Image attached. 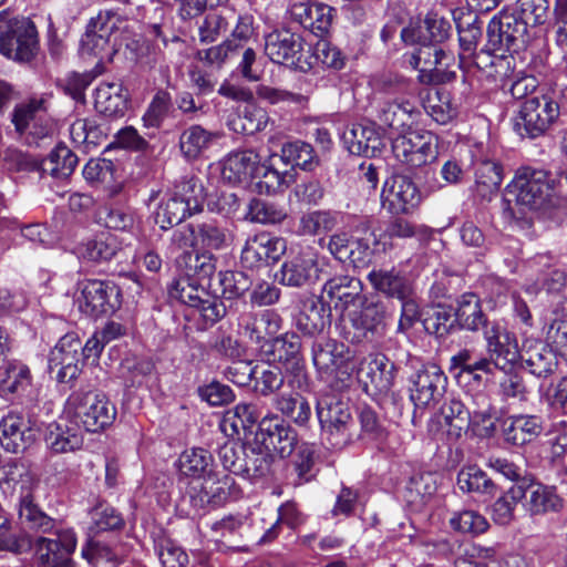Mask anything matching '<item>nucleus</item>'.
<instances>
[{
	"label": "nucleus",
	"mask_w": 567,
	"mask_h": 567,
	"mask_svg": "<svg viewBox=\"0 0 567 567\" xmlns=\"http://www.w3.org/2000/svg\"><path fill=\"white\" fill-rule=\"evenodd\" d=\"M123 43L127 48L137 44L127 19L115 9H105L87 23L81 39V51L83 55L102 59L104 53Z\"/></svg>",
	"instance_id": "obj_1"
},
{
	"label": "nucleus",
	"mask_w": 567,
	"mask_h": 567,
	"mask_svg": "<svg viewBox=\"0 0 567 567\" xmlns=\"http://www.w3.org/2000/svg\"><path fill=\"white\" fill-rule=\"evenodd\" d=\"M567 97V86L550 94L542 93L523 102L514 118V130L522 137L536 138L544 135L560 114L558 100Z\"/></svg>",
	"instance_id": "obj_2"
},
{
	"label": "nucleus",
	"mask_w": 567,
	"mask_h": 567,
	"mask_svg": "<svg viewBox=\"0 0 567 567\" xmlns=\"http://www.w3.org/2000/svg\"><path fill=\"white\" fill-rule=\"evenodd\" d=\"M317 416L322 434L334 449H343L354 440V419L348 401L324 393L317 401Z\"/></svg>",
	"instance_id": "obj_3"
},
{
	"label": "nucleus",
	"mask_w": 567,
	"mask_h": 567,
	"mask_svg": "<svg viewBox=\"0 0 567 567\" xmlns=\"http://www.w3.org/2000/svg\"><path fill=\"white\" fill-rule=\"evenodd\" d=\"M68 409L76 424L97 433L113 424L116 408L103 393L78 390L68 399Z\"/></svg>",
	"instance_id": "obj_4"
},
{
	"label": "nucleus",
	"mask_w": 567,
	"mask_h": 567,
	"mask_svg": "<svg viewBox=\"0 0 567 567\" xmlns=\"http://www.w3.org/2000/svg\"><path fill=\"white\" fill-rule=\"evenodd\" d=\"M550 173L542 168L523 167L517 171L512 189L517 205L532 210H547L555 206Z\"/></svg>",
	"instance_id": "obj_5"
},
{
	"label": "nucleus",
	"mask_w": 567,
	"mask_h": 567,
	"mask_svg": "<svg viewBox=\"0 0 567 567\" xmlns=\"http://www.w3.org/2000/svg\"><path fill=\"white\" fill-rule=\"evenodd\" d=\"M39 52L35 24L28 18H14L0 33V53L20 63L31 62Z\"/></svg>",
	"instance_id": "obj_6"
},
{
	"label": "nucleus",
	"mask_w": 567,
	"mask_h": 567,
	"mask_svg": "<svg viewBox=\"0 0 567 567\" xmlns=\"http://www.w3.org/2000/svg\"><path fill=\"white\" fill-rule=\"evenodd\" d=\"M169 296L197 309L207 324H215L226 315L224 302L210 295L195 278L185 276L175 280L169 288Z\"/></svg>",
	"instance_id": "obj_7"
},
{
	"label": "nucleus",
	"mask_w": 567,
	"mask_h": 567,
	"mask_svg": "<svg viewBox=\"0 0 567 567\" xmlns=\"http://www.w3.org/2000/svg\"><path fill=\"white\" fill-rule=\"evenodd\" d=\"M395 158L410 168L433 163L439 155V137L431 132L410 131L392 142Z\"/></svg>",
	"instance_id": "obj_8"
},
{
	"label": "nucleus",
	"mask_w": 567,
	"mask_h": 567,
	"mask_svg": "<svg viewBox=\"0 0 567 567\" xmlns=\"http://www.w3.org/2000/svg\"><path fill=\"white\" fill-rule=\"evenodd\" d=\"M483 337L487 352V355L483 359L489 363L488 374H493L495 369L503 372L512 371L520 358L515 334L507 331L497 321H492V326L485 328Z\"/></svg>",
	"instance_id": "obj_9"
},
{
	"label": "nucleus",
	"mask_w": 567,
	"mask_h": 567,
	"mask_svg": "<svg viewBox=\"0 0 567 567\" xmlns=\"http://www.w3.org/2000/svg\"><path fill=\"white\" fill-rule=\"evenodd\" d=\"M82 342L75 332L65 333L51 349L48 369L55 372L60 383L74 381L81 373L84 361L81 355Z\"/></svg>",
	"instance_id": "obj_10"
},
{
	"label": "nucleus",
	"mask_w": 567,
	"mask_h": 567,
	"mask_svg": "<svg viewBox=\"0 0 567 567\" xmlns=\"http://www.w3.org/2000/svg\"><path fill=\"white\" fill-rule=\"evenodd\" d=\"M286 250L284 238L260 231L247 238L241 249L240 264L247 269H260L276 264Z\"/></svg>",
	"instance_id": "obj_11"
},
{
	"label": "nucleus",
	"mask_w": 567,
	"mask_h": 567,
	"mask_svg": "<svg viewBox=\"0 0 567 567\" xmlns=\"http://www.w3.org/2000/svg\"><path fill=\"white\" fill-rule=\"evenodd\" d=\"M527 29L513 12L501 11L487 25L491 51H517L525 44Z\"/></svg>",
	"instance_id": "obj_12"
},
{
	"label": "nucleus",
	"mask_w": 567,
	"mask_h": 567,
	"mask_svg": "<svg viewBox=\"0 0 567 567\" xmlns=\"http://www.w3.org/2000/svg\"><path fill=\"white\" fill-rule=\"evenodd\" d=\"M410 399L415 408L424 409L439 402L443 396L447 378L435 364L422 365L410 377Z\"/></svg>",
	"instance_id": "obj_13"
},
{
	"label": "nucleus",
	"mask_w": 567,
	"mask_h": 567,
	"mask_svg": "<svg viewBox=\"0 0 567 567\" xmlns=\"http://www.w3.org/2000/svg\"><path fill=\"white\" fill-rule=\"evenodd\" d=\"M361 309L349 315V321L353 329L352 340L373 341L385 332L386 308L381 300L368 299L360 302Z\"/></svg>",
	"instance_id": "obj_14"
},
{
	"label": "nucleus",
	"mask_w": 567,
	"mask_h": 567,
	"mask_svg": "<svg viewBox=\"0 0 567 567\" xmlns=\"http://www.w3.org/2000/svg\"><path fill=\"white\" fill-rule=\"evenodd\" d=\"M38 430L29 417L9 412L0 421V445L9 453H23L37 440Z\"/></svg>",
	"instance_id": "obj_15"
},
{
	"label": "nucleus",
	"mask_w": 567,
	"mask_h": 567,
	"mask_svg": "<svg viewBox=\"0 0 567 567\" xmlns=\"http://www.w3.org/2000/svg\"><path fill=\"white\" fill-rule=\"evenodd\" d=\"M255 439L271 454L277 453L281 457L290 456L299 445L296 430L278 416L262 417Z\"/></svg>",
	"instance_id": "obj_16"
},
{
	"label": "nucleus",
	"mask_w": 567,
	"mask_h": 567,
	"mask_svg": "<svg viewBox=\"0 0 567 567\" xmlns=\"http://www.w3.org/2000/svg\"><path fill=\"white\" fill-rule=\"evenodd\" d=\"M377 245V239H372ZM329 251L340 262L348 264L355 269L368 268L374 257V249L368 238L352 239L346 233L334 234L328 244Z\"/></svg>",
	"instance_id": "obj_17"
},
{
	"label": "nucleus",
	"mask_w": 567,
	"mask_h": 567,
	"mask_svg": "<svg viewBox=\"0 0 567 567\" xmlns=\"http://www.w3.org/2000/svg\"><path fill=\"white\" fill-rule=\"evenodd\" d=\"M302 37L288 29L275 30L265 38V53L274 63L302 69Z\"/></svg>",
	"instance_id": "obj_18"
},
{
	"label": "nucleus",
	"mask_w": 567,
	"mask_h": 567,
	"mask_svg": "<svg viewBox=\"0 0 567 567\" xmlns=\"http://www.w3.org/2000/svg\"><path fill=\"white\" fill-rule=\"evenodd\" d=\"M282 327V318L275 310L245 311L238 317L239 331L261 350Z\"/></svg>",
	"instance_id": "obj_19"
},
{
	"label": "nucleus",
	"mask_w": 567,
	"mask_h": 567,
	"mask_svg": "<svg viewBox=\"0 0 567 567\" xmlns=\"http://www.w3.org/2000/svg\"><path fill=\"white\" fill-rule=\"evenodd\" d=\"M120 290L110 281L86 280L82 284L81 310L91 317L112 313L120 307Z\"/></svg>",
	"instance_id": "obj_20"
},
{
	"label": "nucleus",
	"mask_w": 567,
	"mask_h": 567,
	"mask_svg": "<svg viewBox=\"0 0 567 567\" xmlns=\"http://www.w3.org/2000/svg\"><path fill=\"white\" fill-rule=\"evenodd\" d=\"M50 536H40L34 542V550L41 567L66 561L76 547V537L72 529L56 526Z\"/></svg>",
	"instance_id": "obj_21"
},
{
	"label": "nucleus",
	"mask_w": 567,
	"mask_h": 567,
	"mask_svg": "<svg viewBox=\"0 0 567 567\" xmlns=\"http://www.w3.org/2000/svg\"><path fill=\"white\" fill-rule=\"evenodd\" d=\"M12 123L19 134L27 131L37 138L49 136L52 125L47 118L45 100L31 97L14 106Z\"/></svg>",
	"instance_id": "obj_22"
},
{
	"label": "nucleus",
	"mask_w": 567,
	"mask_h": 567,
	"mask_svg": "<svg viewBox=\"0 0 567 567\" xmlns=\"http://www.w3.org/2000/svg\"><path fill=\"white\" fill-rule=\"evenodd\" d=\"M383 206L392 214H409L421 203L417 186L406 176L395 175L385 182L382 192Z\"/></svg>",
	"instance_id": "obj_23"
},
{
	"label": "nucleus",
	"mask_w": 567,
	"mask_h": 567,
	"mask_svg": "<svg viewBox=\"0 0 567 567\" xmlns=\"http://www.w3.org/2000/svg\"><path fill=\"white\" fill-rule=\"evenodd\" d=\"M235 486V480L229 474L216 476L212 480H204L198 486H192L188 491L190 506L199 512L207 507H217L226 502Z\"/></svg>",
	"instance_id": "obj_24"
},
{
	"label": "nucleus",
	"mask_w": 567,
	"mask_h": 567,
	"mask_svg": "<svg viewBox=\"0 0 567 567\" xmlns=\"http://www.w3.org/2000/svg\"><path fill=\"white\" fill-rule=\"evenodd\" d=\"M360 279L340 275L329 279L322 288V296L328 306L343 312L350 306L360 303L365 297Z\"/></svg>",
	"instance_id": "obj_25"
},
{
	"label": "nucleus",
	"mask_w": 567,
	"mask_h": 567,
	"mask_svg": "<svg viewBox=\"0 0 567 567\" xmlns=\"http://www.w3.org/2000/svg\"><path fill=\"white\" fill-rule=\"evenodd\" d=\"M319 274L318 260L310 254H299L287 259L275 278L282 286L301 288L316 282Z\"/></svg>",
	"instance_id": "obj_26"
},
{
	"label": "nucleus",
	"mask_w": 567,
	"mask_h": 567,
	"mask_svg": "<svg viewBox=\"0 0 567 567\" xmlns=\"http://www.w3.org/2000/svg\"><path fill=\"white\" fill-rule=\"evenodd\" d=\"M519 360L530 374L543 379L553 375L559 365L557 353L540 340L525 341Z\"/></svg>",
	"instance_id": "obj_27"
},
{
	"label": "nucleus",
	"mask_w": 567,
	"mask_h": 567,
	"mask_svg": "<svg viewBox=\"0 0 567 567\" xmlns=\"http://www.w3.org/2000/svg\"><path fill=\"white\" fill-rule=\"evenodd\" d=\"M396 365L385 354L378 353L361 368V381L365 391L385 394L391 391L396 377Z\"/></svg>",
	"instance_id": "obj_28"
},
{
	"label": "nucleus",
	"mask_w": 567,
	"mask_h": 567,
	"mask_svg": "<svg viewBox=\"0 0 567 567\" xmlns=\"http://www.w3.org/2000/svg\"><path fill=\"white\" fill-rule=\"evenodd\" d=\"M262 352L272 361L282 363L291 373L298 374L303 368L301 340L296 333L275 336L266 343Z\"/></svg>",
	"instance_id": "obj_29"
},
{
	"label": "nucleus",
	"mask_w": 567,
	"mask_h": 567,
	"mask_svg": "<svg viewBox=\"0 0 567 567\" xmlns=\"http://www.w3.org/2000/svg\"><path fill=\"white\" fill-rule=\"evenodd\" d=\"M18 518L20 525L34 533H52L59 526L54 518L47 515L34 501L33 488L22 486L18 497Z\"/></svg>",
	"instance_id": "obj_30"
},
{
	"label": "nucleus",
	"mask_w": 567,
	"mask_h": 567,
	"mask_svg": "<svg viewBox=\"0 0 567 567\" xmlns=\"http://www.w3.org/2000/svg\"><path fill=\"white\" fill-rule=\"evenodd\" d=\"M331 326V307L324 301V297H311L303 301L296 327L303 334L315 337L323 333Z\"/></svg>",
	"instance_id": "obj_31"
},
{
	"label": "nucleus",
	"mask_w": 567,
	"mask_h": 567,
	"mask_svg": "<svg viewBox=\"0 0 567 567\" xmlns=\"http://www.w3.org/2000/svg\"><path fill=\"white\" fill-rule=\"evenodd\" d=\"M507 443L522 446L533 442L544 431V420L539 415L518 414L506 417L502 423Z\"/></svg>",
	"instance_id": "obj_32"
},
{
	"label": "nucleus",
	"mask_w": 567,
	"mask_h": 567,
	"mask_svg": "<svg viewBox=\"0 0 567 567\" xmlns=\"http://www.w3.org/2000/svg\"><path fill=\"white\" fill-rule=\"evenodd\" d=\"M342 141L347 150L364 157L379 155L384 146L383 138L374 127L363 124H352L342 134Z\"/></svg>",
	"instance_id": "obj_33"
},
{
	"label": "nucleus",
	"mask_w": 567,
	"mask_h": 567,
	"mask_svg": "<svg viewBox=\"0 0 567 567\" xmlns=\"http://www.w3.org/2000/svg\"><path fill=\"white\" fill-rule=\"evenodd\" d=\"M451 30L452 25L447 20L434 14L427 16L422 24L403 28L401 38L404 43L411 45L425 42L442 45Z\"/></svg>",
	"instance_id": "obj_34"
},
{
	"label": "nucleus",
	"mask_w": 567,
	"mask_h": 567,
	"mask_svg": "<svg viewBox=\"0 0 567 567\" xmlns=\"http://www.w3.org/2000/svg\"><path fill=\"white\" fill-rule=\"evenodd\" d=\"M202 210L200 202L196 197L175 193L157 208L155 220L162 229H168L181 224L187 216Z\"/></svg>",
	"instance_id": "obj_35"
},
{
	"label": "nucleus",
	"mask_w": 567,
	"mask_h": 567,
	"mask_svg": "<svg viewBox=\"0 0 567 567\" xmlns=\"http://www.w3.org/2000/svg\"><path fill=\"white\" fill-rule=\"evenodd\" d=\"M291 12L305 29L323 37L331 28L336 10L326 3L315 2L293 4Z\"/></svg>",
	"instance_id": "obj_36"
},
{
	"label": "nucleus",
	"mask_w": 567,
	"mask_h": 567,
	"mask_svg": "<svg viewBox=\"0 0 567 567\" xmlns=\"http://www.w3.org/2000/svg\"><path fill=\"white\" fill-rule=\"evenodd\" d=\"M518 485L524 491V506L530 515L556 512L561 507V499L555 487L528 481H523Z\"/></svg>",
	"instance_id": "obj_37"
},
{
	"label": "nucleus",
	"mask_w": 567,
	"mask_h": 567,
	"mask_svg": "<svg viewBox=\"0 0 567 567\" xmlns=\"http://www.w3.org/2000/svg\"><path fill=\"white\" fill-rule=\"evenodd\" d=\"M95 109L109 117H122L128 107V94L120 82H103L95 90Z\"/></svg>",
	"instance_id": "obj_38"
},
{
	"label": "nucleus",
	"mask_w": 567,
	"mask_h": 567,
	"mask_svg": "<svg viewBox=\"0 0 567 567\" xmlns=\"http://www.w3.org/2000/svg\"><path fill=\"white\" fill-rule=\"evenodd\" d=\"M260 163V156L252 150L234 152L223 164V178L231 184L247 182L255 177Z\"/></svg>",
	"instance_id": "obj_39"
},
{
	"label": "nucleus",
	"mask_w": 567,
	"mask_h": 567,
	"mask_svg": "<svg viewBox=\"0 0 567 567\" xmlns=\"http://www.w3.org/2000/svg\"><path fill=\"white\" fill-rule=\"evenodd\" d=\"M368 279L372 287L389 298L404 299L413 290L410 279L395 268L373 269Z\"/></svg>",
	"instance_id": "obj_40"
},
{
	"label": "nucleus",
	"mask_w": 567,
	"mask_h": 567,
	"mask_svg": "<svg viewBox=\"0 0 567 567\" xmlns=\"http://www.w3.org/2000/svg\"><path fill=\"white\" fill-rule=\"evenodd\" d=\"M346 346L330 338H319L312 343V362L320 373L332 374L346 361Z\"/></svg>",
	"instance_id": "obj_41"
},
{
	"label": "nucleus",
	"mask_w": 567,
	"mask_h": 567,
	"mask_svg": "<svg viewBox=\"0 0 567 567\" xmlns=\"http://www.w3.org/2000/svg\"><path fill=\"white\" fill-rule=\"evenodd\" d=\"M415 107L409 101L389 100L377 106V121L382 127L404 133L410 126Z\"/></svg>",
	"instance_id": "obj_42"
},
{
	"label": "nucleus",
	"mask_w": 567,
	"mask_h": 567,
	"mask_svg": "<svg viewBox=\"0 0 567 567\" xmlns=\"http://www.w3.org/2000/svg\"><path fill=\"white\" fill-rule=\"evenodd\" d=\"M45 443L53 453L74 452L82 447L83 435L74 424L62 420L48 426Z\"/></svg>",
	"instance_id": "obj_43"
},
{
	"label": "nucleus",
	"mask_w": 567,
	"mask_h": 567,
	"mask_svg": "<svg viewBox=\"0 0 567 567\" xmlns=\"http://www.w3.org/2000/svg\"><path fill=\"white\" fill-rule=\"evenodd\" d=\"M454 316L458 326L468 331L484 332L487 326H492V321L482 310L481 299L472 292L463 293L458 298Z\"/></svg>",
	"instance_id": "obj_44"
},
{
	"label": "nucleus",
	"mask_w": 567,
	"mask_h": 567,
	"mask_svg": "<svg viewBox=\"0 0 567 567\" xmlns=\"http://www.w3.org/2000/svg\"><path fill=\"white\" fill-rule=\"evenodd\" d=\"M214 466L213 454L202 447L185 450L178 458L181 474L193 478H214L216 476Z\"/></svg>",
	"instance_id": "obj_45"
},
{
	"label": "nucleus",
	"mask_w": 567,
	"mask_h": 567,
	"mask_svg": "<svg viewBox=\"0 0 567 567\" xmlns=\"http://www.w3.org/2000/svg\"><path fill=\"white\" fill-rule=\"evenodd\" d=\"M471 417L464 402L457 399L445 401L440 408L437 421L444 422L447 435L453 439H460L471 429Z\"/></svg>",
	"instance_id": "obj_46"
},
{
	"label": "nucleus",
	"mask_w": 567,
	"mask_h": 567,
	"mask_svg": "<svg viewBox=\"0 0 567 567\" xmlns=\"http://www.w3.org/2000/svg\"><path fill=\"white\" fill-rule=\"evenodd\" d=\"M417 49L411 54L410 65L422 73L425 72H440V66L449 68V61L452 56L449 55L442 45L435 43H415Z\"/></svg>",
	"instance_id": "obj_47"
},
{
	"label": "nucleus",
	"mask_w": 567,
	"mask_h": 567,
	"mask_svg": "<svg viewBox=\"0 0 567 567\" xmlns=\"http://www.w3.org/2000/svg\"><path fill=\"white\" fill-rule=\"evenodd\" d=\"M243 458V476L261 478L271 473L274 455L255 439L254 443L246 444Z\"/></svg>",
	"instance_id": "obj_48"
},
{
	"label": "nucleus",
	"mask_w": 567,
	"mask_h": 567,
	"mask_svg": "<svg viewBox=\"0 0 567 567\" xmlns=\"http://www.w3.org/2000/svg\"><path fill=\"white\" fill-rule=\"evenodd\" d=\"M317 458L318 454L313 444L303 442L296 447V454L291 460V476H293L291 484L293 486L303 485L316 477Z\"/></svg>",
	"instance_id": "obj_49"
},
{
	"label": "nucleus",
	"mask_w": 567,
	"mask_h": 567,
	"mask_svg": "<svg viewBox=\"0 0 567 567\" xmlns=\"http://www.w3.org/2000/svg\"><path fill=\"white\" fill-rule=\"evenodd\" d=\"M121 250V240L115 235L104 231L84 243L81 255L87 260L102 262L115 258Z\"/></svg>",
	"instance_id": "obj_50"
},
{
	"label": "nucleus",
	"mask_w": 567,
	"mask_h": 567,
	"mask_svg": "<svg viewBox=\"0 0 567 567\" xmlns=\"http://www.w3.org/2000/svg\"><path fill=\"white\" fill-rule=\"evenodd\" d=\"M503 181L502 166L493 161H481L475 166L474 190L482 199H489L495 195Z\"/></svg>",
	"instance_id": "obj_51"
},
{
	"label": "nucleus",
	"mask_w": 567,
	"mask_h": 567,
	"mask_svg": "<svg viewBox=\"0 0 567 567\" xmlns=\"http://www.w3.org/2000/svg\"><path fill=\"white\" fill-rule=\"evenodd\" d=\"M339 214L333 210L318 209L301 215L297 233L300 236H319L329 233L338 225Z\"/></svg>",
	"instance_id": "obj_52"
},
{
	"label": "nucleus",
	"mask_w": 567,
	"mask_h": 567,
	"mask_svg": "<svg viewBox=\"0 0 567 567\" xmlns=\"http://www.w3.org/2000/svg\"><path fill=\"white\" fill-rule=\"evenodd\" d=\"M217 137L218 134L207 131L200 125H192L181 134L179 147L185 157L195 159L208 150Z\"/></svg>",
	"instance_id": "obj_53"
},
{
	"label": "nucleus",
	"mask_w": 567,
	"mask_h": 567,
	"mask_svg": "<svg viewBox=\"0 0 567 567\" xmlns=\"http://www.w3.org/2000/svg\"><path fill=\"white\" fill-rule=\"evenodd\" d=\"M216 257L208 252L183 251L176 257V264L185 270L187 277H197L198 279H208L216 271Z\"/></svg>",
	"instance_id": "obj_54"
},
{
	"label": "nucleus",
	"mask_w": 567,
	"mask_h": 567,
	"mask_svg": "<svg viewBox=\"0 0 567 567\" xmlns=\"http://www.w3.org/2000/svg\"><path fill=\"white\" fill-rule=\"evenodd\" d=\"M78 165L76 155L66 146L58 145L49 156L42 159V174L54 178H68Z\"/></svg>",
	"instance_id": "obj_55"
},
{
	"label": "nucleus",
	"mask_w": 567,
	"mask_h": 567,
	"mask_svg": "<svg viewBox=\"0 0 567 567\" xmlns=\"http://www.w3.org/2000/svg\"><path fill=\"white\" fill-rule=\"evenodd\" d=\"M70 136L76 146L89 151L101 144L106 134L95 118H78L70 126Z\"/></svg>",
	"instance_id": "obj_56"
},
{
	"label": "nucleus",
	"mask_w": 567,
	"mask_h": 567,
	"mask_svg": "<svg viewBox=\"0 0 567 567\" xmlns=\"http://www.w3.org/2000/svg\"><path fill=\"white\" fill-rule=\"evenodd\" d=\"M254 390L262 396H268L281 389L285 377L281 369L270 363L254 365Z\"/></svg>",
	"instance_id": "obj_57"
},
{
	"label": "nucleus",
	"mask_w": 567,
	"mask_h": 567,
	"mask_svg": "<svg viewBox=\"0 0 567 567\" xmlns=\"http://www.w3.org/2000/svg\"><path fill=\"white\" fill-rule=\"evenodd\" d=\"M275 406L282 415L300 426L307 425L312 414L308 400L299 393L278 396Z\"/></svg>",
	"instance_id": "obj_58"
},
{
	"label": "nucleus",
	"mask_w": 567,
	"mask_h": 567,
	"mask_svg": "<svg viewBox=\"0 0 567 567\" xmlns=\"http://www.w3.org/2000/svg\"><path fill=\"white\" fill-rule=\"evenodd\" d=\"M457 485L463 492L494 495L496 484L487 474L476 466H468L460 471Z\"/></svg>",
	"instance_id": "obj_59"
},
{
	"label": "nucleus",
	"mask_w": 567,
	"mask_h": 567,
	"mask_svg": "<svg viewBox=\"0 0 567 567\" xmlns=\"http://www.w3.org/2000/svg\"><path fill=\"white\" fill-rule=\"evenodd\" d=\"M524 491L518 483L511 486L499 496L492 507V518L499 525H508L514 519V512L519 501H523Z\"/></svg>",
	"instance_id": "obj_60"
},
{
	"label": "nucleus",
	"mask_w": 567,
	"mask_h": 567,
	"mask_svg": "<svg viewBox=\"0 0 567 567\" xmlns=\"http://www.w3.org/2000/svg\"><path fill=\"white\" fill-rule=\"evenodd\" d=\"M280 158L284 163L311 171L317 164L312 146L302 141L284 144Z\"/></svg>",
	"instance_id": "obj_61"
},
{
	"label": "nucleus",
	"mask_w": 567,
	"mask_h": 567,
	"mask_svg": "<svg viewBox=\"0 0 567 567\" xmlns=\"http://www.w3.org/2000/svg\"><path fill=\"white\" fill-rule=\"evenodd\" d=\"M437 491V476L433 473L413 475L406 485V498L411 504H425Z\"/></svg>",
	"instance_id": "obj_62"
},
{
	"label": "nucleus",
	"mask_w": 567,
	"mask_h": 567,
	"mask_svg": "<svg viewBox=\"0 0 567 567\" xmlns=\"http://www.w3.org/2000/svg\"><path fill=\"white\" fill-rule=\"evenodd\" d=\"M526 29L544 24L548 17L547 0H517L513 11Z\"/></svg>",
	"instance_id": "obj_63"
},
{
	"label": "nucleus",
	"mask_w": 567,
	"mask_h": 567,
	"mask_svg": "<svg viewBox=\"0 0 567 567\" xmlns=\"http://www.w3.org/2000/svg\"><path fill=\"white\" fill-rule=\"evenodd\" d=\"M196 244L204 249L220 250L227 246V230L216 221L195 224Z\"/></svg>",
	"instance_id": "obj_64"
}]
</instances>
